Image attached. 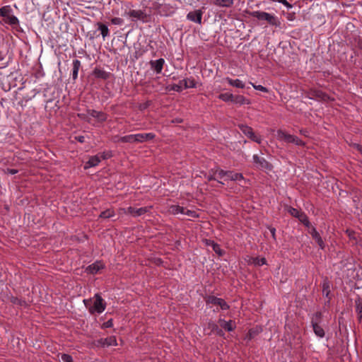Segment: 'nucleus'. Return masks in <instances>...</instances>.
<instances>
[{"instance_id": "nucleus-1", "label": "nucleus", "mask_w": 362, "mask_h": 362, "mask_svg": "<svg viewBox=\"0 0 362 362\" xmlns=\"http://www.w3.org/2000/svg\"><path fill=\"white\" fill-rule=\"evenodd\" d=\"M83 303L92 314L102 313L105 309V303L99 294H95L93 298L84 300Z\"/></svg>"}, {"instance_id": "nucleus-2", "label": "nucleus", "mask_w": 362, "mask_h": 362, "mask_svg": "<svg viewBox=\"0 0 362 362\" xmlns=\"http://www.w3.org/2000/svg\"><path fill=\"white\" fill-rule=\"evenodd\" d=\"M251 16L259 21H265L272 26L279 28L281 26L279 18L274 14L261 11H255L251 13Z\"/></svg>"}, {"instance_id": "nucleus-3", "label": "nucleus", "mask_w": 362, "mask_h": 362, "mask_svg": "<svg viewBox=\"0 0 362 362\" xmlns=\"http://www.w3.org/2000/svg\"><path fill=\"white\" fill-rule=\"evenodd\" d=\"M276 136L279 140L285 141L286 143H292L297 146L304 145V142L299 138L294 135L287 134L286 132L282 130L277 131Z\"/></svg>"}, {"instance_id": "nucleus-4", "label": "nucleus", "mask_w": 362, "mask_h": 362, "mask_svg": "<svg viewBox=\"0 0 362 362\" xmlns=\"http://www.w3.org/2000/svg\"><path fill=\"white\" fill-rule=\"evenodd\" d=\"M195 85L196 84L194 79L186 78L180 81L179 83L177 84H173L171 86L170 89L176 92H181L183 88H194L195 87Z\"/></svg>"}, {"instance_id": "nucleus-5", "label": "nucleus", "mask_w": 362, "mask_h": 362, "mask_svg": "<svg viewBox=\"0 0 362 362\" xmlns=\"http://www.w3.org/2000/svg\"><path fill=\"white\" fill-rule=\"evenodd\" d=\"M287 211L293 217L298 218V220L302 222L306 227H310V223L307 217V216L302 211H299L297 209L288 206Z\"/></svg>"}, {"instance_id": "nucleus-6", "label": "nucleus", "mask_w": 362, "mask_h": 362, "mask_svg": "<svg viewBox=\"0 0 362 362\" xmlns=\"http://www.w3.org/2000/svg\"><path fill=\"white\" fill-rule=\"evenodd\" d=\"M252 160L255 166L262 170H271V164L263 157H260L257 154L253 155Z\"/></svg>"}, {"instance_id": "nucleus-7", "label": "nucleus", "mask_w": 362, "mask_h": 362, "mask_svg": "<svg viewBox=\"0 0 362 362\" xmlns=\"http://www.w3.org/2000/svg\"><path fill=\"white\" fill-rule=\"evenodd\" d=\"M124 16L131 18L133 21H145L147 16L145 12L141 10H130L128 12H125Z\"/></svg>"}, {"instance_id": "nucleus-8", "label": "nucleus", "mask_w": 362, "mask_h": 362, "mask_svg": "<svg viewBox=\"0 0 362 362\" xmlns=\"http://www.w3.org/2000/svg\"><path fill=\"white\" fill-rule=\"evenodd\" d=\"M206 303L219 305L222 310H228L229 308V305L223 299L215 296H209L206 299Z\"/></svg>"}, {"instance_id": "nucleus-9", "label": "nucleus", "mask_w": 362, "mask_h": 362, "mask_svg": "<svg viewBox=\"0 0 362 362\" xmlns=\"http://www.w3.org/2000/svg\"><path fill=\"white\" fill-rule=\"evenodd\" d=\"M203 12L202 10H195L193 11H190L187 15V19L199 24L202 23Z\"/></svg>"}, {"instance_id": "nucleus-10", "label": "nucleus", "mask_w": 362, "mask_h": 362, "mask_svg": "<svg viewBox=\"0 0 362 362\" xmlns=\"http://www.w3.org/2000/svg\"><path fill=\"white\" fill-rule=\"evenodd\" d=\"M308 228H310L309 233L311 235L312 238L316 241V243L319 245V247L323 250L325 247V245L322 238L320 237L319 233L316 230L315 228H314V227H311L310 226V227H308Z\"/></svg>"}, {"instance_id": "nucleus-11", "label": "nucleus", "mask_w": 362, "mask_h": 362, "mask_svg": "<svg viewBox=\"0 0 362 362\" xmlns=\"http://www.w3.org/2000/svg\"><path fill=\"white\" fill-rule=\"evenodd\" d=\"M164 64L165 60L163 58H160L157 60H151L150 62L151 69H153L156 74L161 73Z\"/></svg>"}, {"instance_id": "nucleus-12", "label": "nucleus", "mask_w": 362, "mask_h": 362, "mask_svg": "<svg viewBox=\"0 0 362 362\" xmlns=\"http://www.w3.org/2000/svg\"><path fill=\"white\" fill-rule=\"evenodd\" d=\"M87 112L90 116L95 118L100 122H105L107 118V115L103 112H99L95 110H88Z\"/></svg>"}, {"instance_id": "nucleus-13", "label": "nucleus", "mask_w": 362, "mask_h": 362, "mask_svg": "<svg viewBox=\"0 0 362 362\" xmlns=\"http://www.w3.org/2000/svg\"><path fill=\"white\" fill-rule=\"evenodd\" d=\"M136 142L143 143L149 140L154 139L155 134L153 133H142V134H136Z\"/></svg>"}, {"instance_id": "nucleus-14", "label": "nucleus", "mask_w": 362, "mask_h": 362, "mask_svg": "<svg viewBox=\"0 0 362 362\" xmlns=\"http://www.w3.org/2000/svg\"><path fill=\"white\" fill-rule=\"evenodd\" d=\"M93 75L97 78L106 80L109 78L110 73L105 71L103 69L96 67L93 71Z\"/></svg>"}, {"instance_id": "nucleus-15", "label": "nucleus", "mask_w": 362, "mask_h": 362, "mask_svg": "<svg viewBox=\"0 0 362 362\" xmlns=\"http://www.w3.org/2000/svg\"><path fill=\"white\" fill-rule=\"evenodd\" d=\"M220 326L228 332H231L235 328V323L233 320L226 321L223 319L219 320Z\"/></svg>"}, {"instance_id": "nucleus-16", "label": "nucleus", "mask_w": 362, "mask_h": 362, "mask_svg": "<svg viewBox=\"0 0 362 362\" xmlns=\"http://www.w3.org/2000/svg\"><path fill=\"white\" fill-rule=\"evenodd\" d=\"M103 267H104V264L103 262H95V263L89 265L87 267L86 270L88 271V272L94 274H96L97 272H98Z\"/></svg>"}, {"instance_id": "nucleus-17", "label": "nucleus", "mask_w": 362, "mask_h": 362, "mask_svg": "<svg viewBox=\"0 0 362 362\" xmlns=\"http://www.w3.org/2000/svg\"><path fill=\"white\" fill-rule=\"evenodd\" d=\"M247 262L249 264H253L255 266H262L264 264H266L267 260L264 257H249Z\"/></svg>"}, {"instance_id": "nucleus-18", "label": "nucleus", "mask_w": 362, "mask_h": 362, "mask_svg": "<svg viewBox=\"0 0 362 362\" xmlns=\"http://www.w3.org/2000/svg\"><path fill=\"white\" fill-rule=\"evenodd\" d=\"M101 161V158H100L99 155H95L93 156H91L88 162L85 164L84 168L86 169L97 166L99 163Z\"/></svg>"}, {"instance_id": "nucleus-19", "label": "nucleus", "mask_w": 362, "mask_h": 362, "mask_svg": "<svg viewBox=\"0 0 362 362\" xmlns=\"http://www.w3.org/2000/svg\"><path fill=\"white\" fill-rule=\"evenodd\" d=\"M99 343L103 346H117V339H116L115 337H114V336H111V337L105 338V339H101L99 341Z\"/></svg>"}, {"instance_id": "nucleus-20", "label": "nucleus", "mask_w": 362, "mask_h": 362, "mask_svg": "<svg viewBox=\"0 0 362 362\" xmlns=\"http://www.w3.org/2000/svg\"><path fill=\"white\" fill-rule=\"evenodd\" d=\"M243 179V176L241 173H235L233 171H227L226 177V180L237 181Z\"/></svg>"}, {"instance_id": "nucleus-21", "label": "nucleus", "mask_w": 362, "mask_h": 362, "mask_svg": "<svg viewBox=\"0 0 362 362\" xmlns=\"http://www.w3.org/2000/svg\"><path fill=\"white\" fill-rule=\"evenodd\" d=\"M233 103L242 105H249L250 104V100L243 95H238L233 96Z\"/></svg>"}, {"instance_id": "nucleus-22", "label": "nucleus", "mask_w": 362, "mask_h": 362, "mask_svg": "<svg viewBox=\"0 0 362 362\" xmlns=\"http://www.w3.org/2000/svg\"><path fill=\"white\" fill-rule=\"evenodd\" d=\"M214 4L219 7L228 8L233 6V0H214Z\"/></svg>"}, {"instance_id": "nucleus-23", "label": "nucleus", "mask_w": 362, "mask_h": 362, "mask_svg": "<svg viewBox=\"0 0 362 362\" xmlns=\"http://www.w3.org/2000/svg\"><path fill=\"white\" fill-rule=\"evenodd\" d=\"M11 13H13V9L11 6L6 5L0 8V17L4 19L7 18Z\"/></svg>"}, {"instance_id": "nucleus-24", "label": "nucleus", "mask_w": 362, "mask_h": 362, "mask_svg": "<svg viewBox=\"0 0 362 362\" xmlns=\"http://www.w3.org/2000/svg\"><path fill=\"white\" fill-rule=\"evenodd\" d=\"M313 328L315 334L320 337L322 338L325 336V331L322 329V327H320L317 322L312 321Z\"/></svg>"}, {"instance_id": "nucleus-25", "label": "nucleus", "mask_w": 362, "mask_h": 362, "mask_svg": "<svg viewBox=\"0 0 362 362\" xmlns=\"http://www.w3.org/2000/svg\"><path fill=\"white\" fill-rule=\"evenodd\" d=\"M81 66V62L78 59H74L73 61V71L72 77L74 80H76L78 77V73Z\"/></svg>"}, {"instance_id": "nucleus-26", "label": "nucleus", "mask_w": 362, "mask_h": 362, "mask_svg": "<svg viewBox=\"0 0 362 362\" xmlns=\"http://www.w3.org/2000/svg\"><path fill=\"white\" fill-rule=\"evenodd\" d=\"M226 81H228V84L232 86L239 88H245V83L239 79H232L230 78H226Z\"/></svg>"}, {"instance_id": "nucleus-27", "label": "nucleus", "mask_w": 362, "mask_h": 362, "mask_svg": "<svg viewBox=\"0 0 362 362\" xmlns=\"http://www.w3.org/2000/svg\"><path fill=\"white\" fill-rule=\"evenodd\" d=\"M6 23H8L11 25H16L19 23V21L18 18L11 13L7 18L4 19Z\"/></svg>"}, {"instance_id": "nucleus-28", "label": "nucleus", "mask_w": 362, "mask_h": 362, "mask_svg": "<svg viewBox=\"0 0 362 362\" xmlns=\"http://www.w3.org/2000/svg\"><path fill=\"white\" fill-rule=\"evenodd\" d=\"M183 208L179 205H172L169 207V212L174 215L182 214Z\"/></svg>"}, {"instance_id": "nucleus-29", "label": "nucleus", "mask_w": 362, "mask_h": 362, "mask_svg": "<svg viewBox=\"0 0 362 362\" xmlns=\"http://www.w3.org/2000/svg\"><path fill=\"white\" fill-rule=\"evenodd\" d=\"M240 129L242 131V132L249 138L251 136H252V134L254 133V132L251 127L244 125V124L240 125Z\"/></svg>"}, {"instance_id": "nucleus-30", "label": "nucleus", "mask_w": 362, "mask_h": 362, "mask_svg": "<svg viewBox=\"0 0 362 362\" xmlns=\"http://www.w3.org/2000/svg\"><path fill=\"white\" fill-rule=\"evenodd\" d=\"M233 95L230 93H221L218 95V98L224 102H233Z\"/></svg>"}, {"instance_id": "nucleus-31", "label": "nucleus", "mask_w": 362, "mask_h": 362, "mask_svg": "<svg viewBox=\"0 0 362 362\" xmlns=\"http://www.w3.org/2000/svg\"><path fill=\"white\" fill-rule=\"evenodd\" d=\"M119 141L124 143H134L136 142L135 134H129L122 136L119 139Z\"/></svg>"}, {"instance_id": "nucleus-32", "label": "nucleus", "mask_w": 362, "mask_h": 362, "mask_svg": "<svg viewBox=\"0 0 362 362\" xmlns=\"http://www.w3.org/2000/svg\"><path fill=\"white\" fill-rule=\"evenodd\" d=\"M151 209V206H145V207H141L139 209H136L135 217L140 216H142V215L148 213Z\"/></svg>"}, {"instance_id": "nucleus-33", "label": "nucleus", "mask_w": 362, "mask_h": 362, "mask_svg": "<svg viewBox=\"0 0 362 362\" xmlns=\"http://www.w3.org/2000/svg\"><path fill=\"white\" fill-rule=\"evenodd\" d=\"M98 30L100 31L103 39H105L109 35V29L107 26L104 24L99 23Z\"/></svg>"}, {"instance_id": "nucleus-34", "label": "nucleus", "mask_w": 362, "mask_h": 362, "mask_svg": "<svg viewBox=\"0 0 362 362\" xmlns=\"http://www.w3.org/2000/svg\"><path fill=\"white\" fill-rule=\"evenodd\" d=\"M214 176L216 177V180L217 179H223V178L226 179L227 171L220 170V169H216V170H214Z\"/></svg>"}, {"instance_id": "nucleus-35", "label": "nucleus", "mask_w": 362, "mask_h": 362, "mask_svg": "<svg viewBox=\"0 0 362 362\" xmlns=\"http://www.w3.org/2000/svg\"><path fill=\"white\" fill-rule=\"evenodd\" d=\"M114 216H115V212L111 209H107V210L103 211L100 214V217L103 218H107L112 217Z\"/></svg>"}, {"instance_id": "nucleus-36", "label": "nucleus", "mask_w": 362, "mask_h": 362, "mask_svg": "<svg viewBox=\"0 0 362 362\" xmlns=\"http://www.w3.org/2000/svg\"><path fill=\"white\" fill-rule=\"evenodd\" d=\"M182 215H186V216H189V217H196V216H197V214L196 211L187 209L186 208H183Z\"/></svg>"}, {"instance_id": "nucleus-37", "label": "nucleus", "mask_w": 362, "mask_h": 362, "mask_svg": "<svg viewBox=\"0 0 362 362\" xmlns=\"http://www.w3.org/2000/svg\"><path fill=\"white\" fill-rule=\"evenodd\" d=\"M121 211H122L125 214H131L132 216L135 217L136 208L129 206L127 209H121Z\"/></svg>"}, {"instance_id": "nucleus-38", "label": "nucleus", "mask_w": 362, "mask_h": 362, "mask_svg": "<svg viewBox=\"0 0 362 362\" xmlns=\"http://www.w3.org/2000/svg\"><path fill=\"white\" fill-rule=\"evenodd\" d=\"M250 84L252 86V87L255 89V90H260L262 92H264V93H267L268 92V90L266 87L262 86V85H255L252 83L250 82Z\"/></svg>"}, {"instance_id": "nucleus-39", "label": "nucleus", "mask_w": 362, "mask_h": 362, "mask_svg": "<svg viewBox=\"0 0 362 362\" xmlns=\"http://www.w3.org/2000/svg\"><path fill=\"white\" fill-rule=\"evenodd\" d=\"M62 362H73L72 357L68 354H62L61 356Z\"/></svg>"}, {"instance_id": "nucleus-40", "label": "nucleus", "mask_w": 362, "mask_h": 362, "mask_svg": "<svg viewBox=\"0 0 362 362\" xmlns=\"http://www.w3.org/2000/svg\"><path fill=\"white\" fill-rule=\"evenodd\" d=\"M111 22L114 25H121L123 24L124 21L120 18L115 17L111 19Z\"/></svg>"}, {"instance_id": "nucleus-41", "label": "nucleus", "mask_w": 362, "mask_h": 362, "mask_svg": "<svg viewBox=\"0 0 362 362\" xmlns=\"http://www.w3.org/2000/svg\"><path fill=\"white\" fill-rule=\"evenodd\" d=\"M322 292H323L324 294L326 295V296H327L329 295V284L328 282H324L323 283Z\"/></svg>"}, {"instance_id": "nucleus-42", "label": "nucleus", "mask_w": 362, "mask_h": 362, "mask_svg": "<svg viewBox=\"0 0 362 362\" xmlns=\"http://www.w3.org/2000/svg\"><path fill=\"white\" fill-rule=\"evenodd\" d=\"M212 247H213V250H214V252L218 254L219 255H222V251L220 248V246L218 244L212 243Z\"/></svg>"}, {"instance_id": "nucleus-43", "label": "nucleus", "mask_w": 362, "mask_h": 362, "mask_svg": "<svg viewBox=\"0 0 362 362\" xmlns=\"http://www.w3.org/2000/svg\"><path fill=\"white\" fill-rule=\"evenodd\" d=\"M250 139L257 144H260L262 142V138L259 136L256 135L255 133L252 134V136H251Z\"/></svg>"}, {"instance_id": "nucleus-44", "label": "nucleus", "mask_w": 362, "mask_h": 362, "mask_svg": "<svg viewBox=\"0 0 362 362\" xmlns=\"http://www.w3.org/2000/svg\"><path fill=\"white\" fill-rule=\"evenodd\" d=\"M98 155L101 160L107 159L111 156V153L110 152H103Z\"/></svg>"}, {"instance_id": "nucleus-45", "label": "nucleus", "mask_w": 362, "mask_h": 362, "mask_svg": "<svg viewBox=\"0 0 362 362\" xmlns=\"http://www.w3.org/2000/svg\"><path fill=\"white\" fill-rule=\"evenodd\" d=\"M206 178L208 180H216V177L214 176V169H212L206 175Z\"/></svg>"}, {"instance_id": "nucleus-46", "label": "nucleus", "mask_w": 362, "mask_h": 362, "mask_svg": "<svg viewBox=\"0 0 362 362\" xmlns=\"http://www.w3.org/2000/svg\"><path fill=\"white\" fill-rule=\"evenodd\" d=\"M113 325L112 320H109L103 324L104 327H111Z\"/></svg>"}, {"instance_id": "nucleus-47", "label": "nucleus", "mask_w": 362, "mask_h": 362, "mask_svg": "<svg viewBox=\"0 0 362 362\" xmlns=\"http://www.w3.org/2000/svg\"><path fill=\"white\" fill-rule=\"evenodd\" d=\"M270 233L272 235V238L275 240L276 239V229L274 228H269Z\"/></svg>"}, {"instance_id": "nucleus-48", "label": "nucleus", "mask_w": 362, "mask_h": 362, "mask_svg": "<svg viewBox=\"0 0 362 362\" xmlns=\"http://www.w3.org/2000/svg\"><path fill=\"white\" fill-rule=\"evenodd\" d=\"M279 3L282 4L288 8L291 7V5L286 0H280Z\"/></svg>"}, {"instance_id": "nucleus-49", "label": "nucleus", "mask_w": 362, "mask_h": 362, "mask_svg": "<svg viewBox=\"0 0 362 362\" xmlns=\"http://www.w3.org/2000/svg\"><path fill=\"white\" fill-rule=\"evenodd\" d=\"M76 139L80 143H83L85 141V137L83 136H76Z\"/></svg>"}, {"instance_id": "nucleus-50", "label": "nucleus", "mask_w": 362, "mask_h": 362, "mask_svg": "<svg viewBox=\"0 0 362 362\" xmlns=\"http://www.w3.org/2000/svg\"><path fill=\"white\" fill-rule=\"evenodd\" d=\"M7 173L11 175H14L18 173V170L16 169H7Z\"/></svg>"}, {"instance_id": "nucleus-51", "label": "nucleus", "mask_w": 362, "mask_h": 362, "mask_svg": "<svg viewBox=\"0 0 362 362\" xmlns=\"http://www.w3.org/2000/svg\"><path fill=\"white\" fill-rule=\"evenodd\" d=\"M356 148L362 154V146L356 144Z\"/></svg>"}, {"instance_id": "nucleus-52", "label": "nucleus", "mask_w": 362, "mask_h": 362, "mask_svg": "<svg viewBox=\"0 0 362 362\" xmlns=\"http://www.w3.org/2000/svg\"><path fill=\"white\" fill-rule=\"evenodd\" d=\"M78 117L83 119H86V115L84 114H78Z\"/></svg>"}, {"instance_id": "nucleus-53", "label": "nucleus", "mask_w": 362, "mask_h": 362, "mask_svg": "<svg viewBox=\"0 0 362 362\" xmlns=\"http://www.w3.org/2000/svg\"><path fill=\"white\" fill-rule=\"evenodd\" d=\"M322 93H320V92H317L316 93V96H317V97H322Z\"/></svg>"}, {"instance_id": "nucleus-54", "label": "nucleus", "mask_w": 362, "mask_h": 362, "mask_svg": "<svg viewBox=\"0 0 362 362\" xmlns=\"http://www.w3.org/2000/svg\"><path fill=\"white\" fill-rule=\"evenodd\" d=\"M361 206H362V205H361Z\"/></svg>"}]
</instances>
